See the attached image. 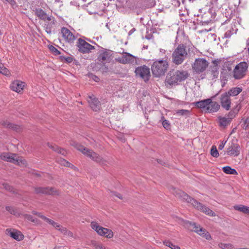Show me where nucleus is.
I'll return each mask as SVG.
<instances>
[{
    "label": "nucleus",
    "instance_id": "b1692460",
    "mask_svg": "<svg viewBox=\"0 0 249 249\" xmlns=\"http://www.w3.org/2000/svg\"><path fill=\"white\" fill-rule=\"evenodd\" d=\"M211 103V99H207L205 100H203L201 101H199L198 102H196L194 103V104L195 106L198 108H206L207 110V106Z\"/></svg>",
    "mask_w": 249,
    "mask_h": 249
},
{
    "label": "nucleus",
    "instance_id": "412c9836",
    "mask_svg": "<svg viewBox=\"0 0 249 249\" xmlns=\"http://www.w3.org/2000/svg\"><path fill=\"white\" fill-rule=\"evenodd\" d=\"M6 231L7 234H9L11 237L17 241H20L23 239V235L19 231H12L11 230L7 229Z\"/></svg>",
    "mask_w": 249,
    "mask_h": 249
},
{
    "label": "nucleus",
    "instance_id": "4be33fe9",
    "mask_svg": "<svg viewBox=\"0 0 249 249\" xmlns=\"http://www.w3.org/2000/svg\"><path fill=\"white\" fill-rule=\"evenodd\" d=\"M199 225L195 222H192L189 221H184L183 222V226L185 228H187L191 231L197 232Z\"/></svg>",
    "mask_w": 249,
    "mask_h": 249
},
{
    "label": "nucleus",
    "instance_id": "c03bdc74",
    "mask_svg": "<svg viewBox=\"0 0 249 249\" xmlns=\"http://www.w3.org/2000/svg\"><path fill=\"white\" fill-rule=\"evenodd\" d=\"M94 111H96L100 109V104L98 101V99H96L94 98Z\"/></svg>",
    "mask_w": 249,
    "mask_h": 249
},
{
    "label": "nucleus",
    "instance_id": "58836bf2",
    "mask_svg": "<svg viewBox=\"0 0 249 249\" xmlns=\"http://www.w3.org/2000/svg\"><path fill=\"white\" fill-rule=\"evenodd\" d=\"M218 246L222 249H232V246L230 244H225L220 243L219 244Z\"/></svg>",
    "mask_w": 249,
    "mask_h": 249
},
{
    "label": "nucleus",
    "instance_id": "79ce46f5",
    "mask_svg": "<svg viewBox=\"0 0 249 249\" xmlns=\"http://www.w3.org/2000/svg\"><path fill=\"white\" fill-rule=\"evenodd\" d=\"M199 235L205 238L207 240H211L212 239L210 234L206 230L204 232L199 233Z\"/></svg>",
    "mask_w": 249,
    "mask_h": 249
},
{
    "label": "nucleus",
    "instance_id": "4d7b16f0",
    "mask_svg": "<svg viewBox=\"0 0 249 249\" xmlns=\"http://www.w3.org/2000/svg\"><path fill=\"white\" fill-rule=\"evenodd\" d=\"M166 50H165L164 49H160V50L159 55L160 56H162L163 55H164V56H165V55H166Z\"/></svg>",
    "mask_w": 249,
    "mask_h": 249
},
{
    "label": "nucleus",
    "instance_id": "c756f323",
    "mask_svg": "<svg viewBox=\"0 0 249 249\" xmlns=\"http://www.w3.org/2000/svg\"><path fill=\"white\" fill-rule=\"evenodd\" d=\"M219 120V125L221 126H226L231 122L230 119L226 117L219 116L218 118Z\"/></svg>",
    "mask_w": 249,
    "mask_h": 249
},
{
    "label": "nucleus",
    "instance_id": "680f3d73",
    "mask_svg": "<svg viewBox=\"0 0 249 249\" xmlns=\"http://www.w3.org/2000/svg\"><path fill=\"white\" fill-rule=\"evenodd\" d=\"M6 2H9L12 5H14L16 2L14 1V0H5Z\"/></svg>",
    "mask_w": 249,
    "mask_h": 249
},
{
    "label": "nucleus",
    "instance_id": "39448f33",
    "mask_svg": "<svg viewBox=\"0 0 249 249\" xmlns=\"http://www.w3.org/2000/svg\"><path fill=\"white\" fill-rule=\"evenodd\" d=\"M0 158L4 160L14 163L21 166H26V161L22 157H17V155L8 153H3L0 155Z\"/></svg>",
    "mask_w": 249,
    "mask_h": 249
},
{
    "label": "nucleus",
    "instance_id": "f257e3e1",
    "mask_svg": "<svg viewBox=\"0 0 249 249\" xmlns=\"http://www.w3.org/2000/svg\"><path fill=\"white\" fill-rule=\"evenodd\" d=\"M170 191L176 197H178L181 199L184 200L188 203H191L194 207L206 214L211 216H215L216 215L215 213L213 212L212 210L192 198L185 192L179 189H177L174 187H171Z\"/></svg>",
    "mask_w": 249,
    "mask_h": 249
},
{
    "label": "nucleus",
    "instance_id": "e433bc0d",
    "mask_svg": "<svg viewBox=\"0 0 249 249\" xmlns=\"http://www.w3.org/2000/svg\"><path fill=\"white\" fill-rule=\"evenodd\" d=\"M58 162L60 164L67 167H71V166H72V165L71 163H70L69 162H68L64 159H60L59 160H58Z\"/></svg>",
    "mask_w": 249,
    "mask_h": 249
},
{
    "label": "nucleus",
    "instance_id": "0e129e2a",
    "mask_svg": "<svg viewBox=\"0 0 249 249\" xmlns=\"http://www.w3.org/2000/svg\"><path fill=\"white\" fill-rule=\"evenodd\" d=\"M155 2L154 0L150 1V6L151 7H153L155 6Z\"/></svg>",
    "mask_w": 249,
    "mask_h": 249
},
{
    "label": "nucleus",
    "instance_id": "cd10ccee",
    "mask_svg": "<svg viewBox=\"0 0 249 249\" xmlns=\"http://www.w3.org/2000/svg\"><path fill=\"white\" fill-rule=\"evenodd\" d=\"M235 210L243 212L245 213H249V207L242 205H235L234 206Z\"/></svg>",
    "mask_w": 249,
    "mask_h": 249
},
{
    "label": "nucleus",
    "instance_id": "338daca9",
    "mask_svg": "<svg viewBox=\"0 0 249 249\" xmlns=\"http://www.w3.org/2000/svg\"><path fill=\"white\" fill-rule=\"evenodd\" d=\"M246 123H248V124H249V118H248L246 119Z\"/></svg>",
    "mask_w": 249,
    "mask_h": 249
},
{
    "label": "nucleus",
    "instance_id": "7ed1b4c3",
    "mask_svg": "<svg viewBox=\"0 0 249 249\" xmlns=\"http://www.w3.org/2000/svg\"><path fill=\"white\" fill-rule=\"evenodd\" d=\"M188 76L189 73L186 71H170L166 76L165 82L171 86L178 85L181 82L186 80Z\"/></svg>",
    "mask_w": 249,
    "mask_h": 249
},
{
    "label": "nucleus",
    "instance_id": "4468645a",
    "mask_svg": "<svg viewBox=\"0 0 249 249\" xmlns=\"http://www.w3.org/2000/svg\"><path fill=\"white\" fill-rule=\"evenodd\" d=\"M47 223L53 226L56 230L60 231L62 233L68 236H72V233L69 231L66 228L60 226L59 224L55 222L52 219H50L47 217H46L44 220Z\"/></svg>",
    "mask_w": 249,
    "mask_h": 249
},
{
    "label": "nucleus",
    "instance_id": "49530a36",
    "mask_svg": "<svg viewBox=\"0 0 249 249\" xmlns=\"http://www.w3.org/2000/svg\"><path fill=\"white\" fill-rule=\"evenodd\" d=\"M6 210L13 215H16L17 213L16 211L12 207L7 206L6 207Z\"/></svg>",
    "mask_w": 249,
    "mask_h": 249
},
{
    "label": "nucleus",
    "instance_id": "20e7f679",
    "mask_svg": "<svg viewBox=\"0 0 249 249\" xmlns=\"http://www.w3.org/2000/svg\"><path fill=\"white\" fill-rule=\"evenodd\" d=\"M187 55L186 46L183 44H180L178 46L172 53V62L175 65H179L187 58Z\"/></svg>",
    "mask_w": 249,
    "mask_h": 249
},
{
    "label": "nucleus",
    "instance_id": "774afa93",
    "mask_svg": "<svg viewBox=\"0 0 249 249\" xmlns=\"http://www.w3.org/2000/svg\"><path fill=\"white\" fill-rule=\"evenodd\" d=\"M90 226L92 229H93V222H91L90 223Z\"/></svg>",
    "mask_w": 249,
    "mask_h": 249
},
{
    "label": "nucleus",
    "instance_id": "6e6552de",
    "mask_svg": "<svg viewBox=\"0 0 249 249\" xmlns=\"http://www.w3.org/2000/svg\"><path fill=\"white\" fill-rule=\"evenodd\" d=\"M135 72L136 76L140 77L145 82H147L151 76L150 69L145 65L136 68Z\"/></svg>",
    "mask_w": 249,
    "mask_h": 249
},
{
    "label": "nucleus",
    "instance_id": "6e6d98bb",
    "mask_svg": "<svg viewBox=\"0 0 249 249\" xmlns=\"http://www.w3.org/2000/svg\"><path fill=\"white\" fill-rule=\"evenodd\" d=\"M166 50H165L164 49H160V50L159 55L160 56H162L163 55H164V56H165V55H166Z\"/></svg>",
    "mask_w": 249,
    "mask_h": 249
},
{
    "label": "nucleus",
    "instance_id": "ea45409f",
    "mask_svg": "<svg viewBox=\"0 0 249 249\" xmlns=\"http://www.w3.org/2000/svg\"><path fill=\"white\" fill-rule=\"evenodd\" d=\"M50 50L55 55H57L61 53L60 52L58 51L55 47L51 45L49 47Z\"/></svg>",
    "mask_w": 249,
    "mask_h": 249
},
{
    "label": "nucleus",
    "instance_id": "13d9d810",
    "mask_svg": "<svg viewBox=\"0 0 249 249\" xmlns=\"http://www.w3.org/2000/svg\"><path fill=\"white\" fill-rule=\"evenodd\" d=\"M206 230L205 229L202 228L199 225V228L198 229L197 232H196L199 235V233H203L205 232Z\"/></svg>",
    "mask_w": 249,
    "mask_h": 249
},
{
    "label": "nucleus",
    "instance_id": "5fc2aeb1",
    "mask_svg": "<svg viewBox=\"0 0 249 249\" xmlns=\"http://www.w3.org/2000/svg\"><path fill=\"white\" fill-rule=\"evenodd\" d=\"M32 213L36 215L37 216L41 218L44 220H45V218H46V216H45L43 215L42 214H41V213H38V212H35V211H33Z\"/></svg>",
    "mask_w": 249,
    "mask_h": 249
},
{
    "label": "nucleus",
    "instance_id": "423d86ee",
    "mask_svg": "<svg viewBox=\"0 0 249 249\" xmlns=\"http://www.w3.org/2000/svg\"><path fill=\"white\" fill-rule=\"evenodd\" d=\"M209 64V63L205 58H196L192 65V69L196 73L200 74L207 69Z\"/></svg>",
    "mask_w": 249,
    "mask_h": 249
},
{
    "label": "nucleus",
    "instance_id": "de8ad7c7",
    "mask_svg": "<svg viewBox=\"0 0 249 249\" xmlns=\"http://www.w3.org/2000/svg\"><path fill=\"white\" fill-rule=\"evenodd\" d=\"M87 101L90 107L92 108L93 106V99L92 98V95H89L88 96V99H87Z\"/></svg>",
    "mask_w": 249,
    "mask_h": 249
},
{
    "label": "nucleus",
    "instance_id": "2eb2a0df",
    "mask_svg": "<svg viewBox=\"0 0 249 249\" xmlns=\"http://www.w3.org/2000/svg\"><path fill=\"white\" fill-rule=\"evenodd\" d=\"M219 100L221 107L226 110H229L231 108V100L229 95L226 92L222 93Z\"/></svg>",
    "mask_w": 249,
    "mask_h": 249
},
{
    "label": "nucleus",
    "instance_id": "1a4fd4ad",
    "mask_svg": "<svg viewBox=\"0 0 249 249\" xmlns=\"http://www.w3.org/2000/svg\"><path fill=\"white\" fill-rule=\"evenodd\" d=\"M94 231L101 236H104L107 238H111L113 236V231L106 228L99 226L97 223L94 222Z\"/></svg>",
    "mask_w": 249,
    "mask_h": 249
},
{
    "label": "nucleus",
    "instance_id": "aec40b11",
    "mask_svg": "<svg viewBox=\"0 0 249 249\" xmlns=\"http://www.w3.org/2000/svg\"><path fill=\"white\" fill-rule=\"evenodd\" d=\"M24 86V82L15 81L11 84L10 88L13 91L19 93L23 90Z\"/></svg>",
    "mask_w": 249,
    "mask_h": 249
},
{
    "label": "nucleus",
    "instance_id": "bb28decb",
    "mask_svg": "<svg viewBox=\"0 0 249 249\" xmlns=\"http://www.w3.org/2000/svg\"><path fill=\"white\" fill-rule=\"evenodd\" d=\"M48 146L51 149H52L53 151L57 152L58 153L61 154L63 156H65L67 154V152L64 149L61 148L59 147L57 145H53L52 144H48Z\"/></svg>",
    "mask_w": 249,
    "mask_h": 249
},
{
    "label": "nucleus",
    "instance_id": "37998d69",
    "mask_svg": "<svg viewBox=\"0 0 249 249\" xmlns=\"http://www.w3.org/2000/svg\"><path fill=\"white\" fill-rule=\"evenodd\" d=\"M25 218L31 221L34 223H37V219L36 218H34L30 214H26L25 215Z\"/></svg>",
    "mask_w": 249,
    "mask_h": 249
},
{
    "label": "nucleus",
    "instance_id": "473e14b6",
    "mask_svg": "<svg viewBox=\"0 0 249 249\" xmlns=\"http://www.w3.org/2000/svg\"><path fill=\"white\" fill-rule=\"evenodd\" d=\"M163 244L165 246L168 247L172 249H180L179 246L173 244L171 241L169 240H166L164 241Z\"/></svg>",
    "mask_w": 249,
    "mask_h": 249
},
{
    "label": "nucleus",
    "instance_id": "9b49d317",
    "mask_svg": "<svg viewBox=\"0 0 249 249\" xmlns=\"http://www.w3.org/2000/svg\"><path fill=\"white\" fill-rule=\"evenodd\" d=\"M111 52L109 50L104 49L99 52L97 59L99 61L105 64L109 63L111 60Z\"/></svg>",
    "mask_w": 249,
    "mask_h": 249
},
{
    "label": "nucleus",
    "instance_id": "dca6fc26",
    "mask_svg": "<svg viewBox=\"0 0 249 249\" xmlns=\"http://www.w3.org/2000/svg\"><path fill=\"white\" fill-rule=\"evenodd\" d=\"M135 60V57L129 53H124L118 61L122 64L132 63Z\"/></svg>",
    "mask_w": 249,
    "mask_h": 249
},
{
    "label": "nucleus",
    "instance_id": "a19ab883",
    "mask_svg": "<svg viewBox=\"0 0 249 249\" xmlns=\"http://www.w3.org/2000/svg\"><path fill=\"white\" fill-rule=\"evenodd\" d=\"M60 60L62 61H65L66 62L68 63H71L72 62L73 59L72 57H65L63 56H60Z\"/></svg>",
    "mask_w": 249,
    "mask_h": 249
},
{
    "label": "nucleus",
    "instance_id": "8fccbe9b",
    "mask_svg": "<svg viewBox=\"0 0 249 249\" xmlns=\"http://www.w3.org/2000/svg\"><path fill=\"white\" fill-rule=\"evenodd\" d=\"M235 116V113L234 111H230L228 114V118L230 119V121Z\"/></svg>",
    "mask_w": 249,
    "mask_h": 249
},
{
    "label": "nucleus",
    "instance_id": "c9c22d12",
    "mask_svg": "<svg viewBox=\"0 0 249 249\" xmlns=\"http://www.w3.org/2000/svg\"><path fill=\"white\" fill-rule=\"evenodd\" d=\"M211 154L213 157L214 158H217L219 156V154L218 150H217L216 147L215 146L213 145L212 147V148L211 150Z\"/></svg>",
    "mask_w": 249,
    "mask_h": 249
},
{
    "label": "nucleus",
    "instance_id": "a211bd4d",
    "mask_svg": "<svg viewBox=\"0 0 249 249\" xmlns=\"http://www.w3.org/2000/svg\"><path fill=\"white\" fill-rule=\"evenodd\" d=\"M72 145L78 150L81 151L82 153L86 156L89 157L91 159H93V157L92 156V152L88 148H86L84 146L81 145L75 142L73 143Z\"/></svg>",
    "mask_w": 249,
    "mask_h": 249
},
{
    "label": "nucleus",
    "instance_id": "5701e85b",
    "mask_svg": "<svg viewBox=\"0 0 249 249\" xmlns=\"http://www.w3.org/2000/svg\"><path fill=\"white\" fill-rule=\"evenodd\" d=\"M220 108V105L215 101H212L211 99V103L207 106V112L209 113L216 112Z\"/></svg>",
    "mask_w": 249,
    "mask_h": 249
},
{
    "label": "nucleus",
    "instance_id": "f704fd0d",
    "mask_svg": "<svg viewBox=\"0 0 249 249\" xmlns=\"http://www.w3.org/2000/svg\"><path fill=\"white\" fill-rule=\"evenodd\" d=\"M94 161H96L97 162L101 164H106L107 162L106 160L103 159L102 157L99 156L97 154L94 153Z\"/></svg>",
    "mask_w": 249,
    "mask_h": 249
},
{
    "label": "nucleus",
    "instance_id": "864d4df0",
    "mask_svg": "<svg viewBox=\"0 0 249 249\" xmlns=\"http://www.w3.org/2000/svg\"><path fill=\"white\" fill-rule=\"evenodd\" d=\"M110 193L112 194V195L116 196V197H118L119 199H123L122 196L120 194L116 192H113V191H110Z\"/></svg>",
    "mask_w": 249,
    "mask_h": 249
},
{
    "label": "nucleus",
    "instance_id": "a878e982",
    "mask_svg": "<svg viewBox=\"0 0 249 249\" xmlns=\"http://www.w3.org/2000/svg\"><path fill=\"white\" fill-rule=\"evenodd\" d=\"M242 91V89L239 87L232 88L230 89L228 92H226L228 95L230 97L235 96L239 94Z\"/></svg>",
    "mask_w": 249,
    "mask_h": 249
},
{
    "label": "nucleus",
    "instance_id": "4c0bfd02",
    "mask_svg": "<svg viewBox=\"0 0 249 249\" xmlns=\"http://www.w3.org/2000/svg\"><path fill=\"white\" fill-rule=\"evenodd\" d=\"M161 120L162 121V124L163 126L167 130L170 129V124L167 120L164 119V117L162 116Z\"/></svg>",
    "mask_w": 249,
    "mask_h": 249
},
{
    "label": "nucleus",
    "instance_id": "a18cd8bd",
    "mask_svg": "<svg viewBox=\"0 0 249 249\" xmlns=\"http://www.w3.org/2000/svg\"><path fill=\"white\" fill-rule=\"evenodd\" d=\"M189 111L186 109L178 110L177 111V114L180 115H187L189 114Z\"/></svg>",
    "mask_w": 249,
    "mask_h": 249
},
{
    "label": "nucleus",
    "instance_id": "f8f14e48",
    "mask_svg": "<svg viewBox=\"0 0 249 249\" xmlns=\"http://www.w3.org/2000/svg\"><path fill=\"white\" fill-rule=\"evenodd\" d=\"M240 147L237 142V140H233L227 149V154L230 156L236 157L240 154Z\"/></svg>",
    "mask_w": 249,
    "mask_h": 249
},
{
    "label": "nucleus",
    "instance_id": "393cba45",
    "mask_svg": "<svg viewBox=\"0 0 249 249\" xmlns=\"http://www.w3.org/2000/svg\"><path fill=\"white\" fill-rule=\"evenodd\" d=\"M47 20L50 21V22H46L44 24V27L46 33L48 34H51L52 33V29L53 28V26L55 24V18L53 17V19Z\"/></svg>",
    "mask_w": 249,
    "mask_h": 249
},
{
    "label": "nucleus",
    "instance_id": "72a5a7b5",
    "mask_svg": "<svg viewBox=\"0 0 249 249\" xmlns=\"http://www.w3.org/2000/svg\"><path fill=\"white\" fill-rule=\"evenodd\" d=\"M232 64L230 62H226L223 66V70L227 71L228 72L231 71L232 69Z\"/></svg>",
    "mask_w": 249,
    "mask_h": 249
},
{
    "label": "nucleus",
    "instance_id": "0eeeda50",
    "mask_svg": "<svg viewBox=\"0 0 249 249\" xmlns=\"http://www.w3.org/2000/svg\"><path fill=\"white\" fill-rule=\"evenodd\" d=\"M248 67V64L246 62H242L238 64L233 71V77L235 79L243 78L246 75Z\"/></svg>",
    "mask_w": 249,
    "mask_h": 249
},
{
    "label": "nucleus",
    "instance_id": "69168bd1",
    "mask_svg": "<svg viewBox=\"0 0 249 249\" xmlns=\"http://www.w3.org/2000/svg\"><path fill=\"white\" fill-rule=\"evenodd\" d=\"M99 80V78L94 75V81L95 82H98Z\"/></svg>",
    "mask_w": 249,
    "mask_h": 249
},
{
    "label": "nucleus",
    "instance_id": "603ef678",
    "mask_svg": "<svg viewBox=\"0 0 249 249\" xmlns=\"http://www.w3.org/2000/svg\"><path fill=\"white\" fill-rule=\"evenodd\" d=\"M221 60V59H217L213 60L212 63L213 64V66H218V65L220 64Z\"/></svg>",
    "mask_w": 249,
    "mask_h": 249
},
{
    "label": "nucleus",
    "instance_id": "09e8293b",
    "mask_svg": "<svg viewBox=\"0 0 249 249\" xmlns=\"http://www.w3.org/2000/svg\"><path fill=\"white\" fill-rule=\"evenodd\" d=\"M3 186L6 190H8L10 192H15L13 187L11 186L8 184H3Z\"/></svg>",
    "mask_w": 249,
    "mask_h": 249
},
{
    "label": "nucleus",
    "instance_id": "6ab92c4d",
    "mask_svg": "<svg viewBox=\"0 0 249 249\" xmlns=\"http://www.w3.org/2000/svg\"><path fill=\"white\" fill-rule=\"evenodd\" d=\"M35 14L39 19L44 21H46V20H52L53 18V16L48 15L41 8L36 9Z\"/></svg>",
    "mask_w": 249,
    "mask_h": 249
},
{
    "label": "nucleus",
    "instance_id": "ddd939ff",
    "mask_svg": "<svg viewBox=\"0 0 249 249\" xmlns=\"http://www.w3.org/2000/svg\"><path fill=\"white\" fill-rule=\"evenodd\" d=\"M35 193L37 194H41L45 195H58V191L55 188L50 187H35Z\"/></svg>",
    "mask_w": 249,
    "mask_h": 249
},
{
    "label": "nucleus",
    "instance_id": "f03ea898",
    "mask_svg": "<svg viewBox=\"0 0 249 249\" xmlns=\"http://www.w3.org/2000/svg\"><path fill=\"white\" fill-rule=\"evenodd\" d=\"M169 67L168 57L165 55L161 59L154 61L151 66V71L153 75L156 77L163 76L167 72Z\"/></svg>",
    "mask_w": 249,
    "mask_h": 249
},
{
    "label": "nucleus",
    "instance_id": "052dcab7",
    "mask_svg": "<svg viewBox=\"0 0 249 249\" xmlns=\"http://www.w3.org/2000/svg\"><path fill=\"white\" fill-rule=\"evenodd\" d=\"M242 125L243 128L245 130H247V129H248L249 124H248V123H246V119L244 120V124H242Z\"/></svg>",
    "mask_w": 249,
    "mask_h": 249
},
{
    "label": "nucleus",
    "instance_id": "2f4dec72",
    "mask_svg": "<svg viewBox=\"0 0 249 249\" xmlns=\"http://www.w3.org/2000/svg\"><path fill=\"white\" fill-rule=\"evenodd\" d=\"M2 125L6 127L15 130L16 131H17L18 129V126L17 125L14 124H11L8 122L3 121Z\"/></svg>",
    "mask_w": 249,
    "mask_h": 249
},
{
    "label": "nucleus",
    "instance_id": "e2e57ef3",
    "mask_svg": "<svg viewBox=\"0 0 249 249\" xmlns=\"http://www.w3.org/2000/svg\"><path fill=\"white\" fill-rule=\"evenodd\" d=\"M136 29L135 28L132 29L128 33V35L130 36L131 35L134 31H135Z\"/></svg>",
    "mask_w": 249,
    "mask_h": 249
},
{
    "label": "nucleus",
    "instance_id": "7c9ffc66",
    "mask_svg": "<svg viewBox=\"0 0 249 249\" xmlns=\"http://www.w3.org/2000/svg\"><path fill=\"white\" fill-rule=\"evenodd\" d=\"M222 170L225 173L227 174L237 175V171L234 169L231 168L229 166L223 167Z\"/></svg>",
    "mask_w": 249,
    "mask_h": 249
},
{
    "label": "nucleus",
    "instance_id": "3c124183",
    "mask_svg": "<svg viewBox=\"0 0 249 249\" xmlns=\"http://www.w3.org/2000/svg\"><path fill=\"white\" fill-rule=\"evenodd\" d=\"M104 246L101 244L94 243V249H105Z\"/></svg>",
    "mask_w": 249,
    "mask_h": 249
},
{
    "label": "nucleus",
    "instance_id": "c85d7f7f",
    "mask_svg": "<svg viewBox=\"0 0 249 249\" xmlns=\"http://www.w3.org/2000/svg\"><path fill=\"white\" fill-rule=\"evenodd\" d=\"M210 73L212 76V79L217 78L219 74L218 66H211Z\"/></svg>",
    "mask_w": 249,
    "mask_h": 249
},
{
    "label": "nucleus",
    "instance_id": "9d476101",
    "mask_svg": "<svg viewBox=\"0 0 249 249\" xmlns=\"http://www.w3.org/2000/svg\"><path fill=\"white\" fill-rule=\"evenodd\" d=\"M76 43L79 51L82 53H88L93 49V46L81 38H79Z\"/></svg>",
    "mask_w": 249,
    "mask_h": 249
},
{
    "label": "nucleus",
    "instance_id": "f3484780",
    "mask_svg": "<svg viewBox=\"0 0 249 249\" xmlns=\"http://www.w3.org/2000/svg\"><path fill=\"white\" fill-rule=\"evenodd\" d=\"M71 28L69 30L65 27L61 28V33L63 37L69 42H72L75 39L74 36L71 32Z\"/></svg>",
    "mask_w": 249,
    "mask_h": 249
},
{
    "label": "nucleus",
    "instance_id": "bf43d9fd",
    "mask_svg": "<svg viewBox=\"0 0 249 249\" xmlns=\"http://www.w3.org/2000/svg\"><path fill=\"white\" fill-rule=\"evenodd\" d=\"M226 143V141L224 142V141H223L219 145L218 149L219 150H222L224 147Z\"/></svg>",
    "mask_w": 249,
    "mask_h": 249
}]
</instances>
